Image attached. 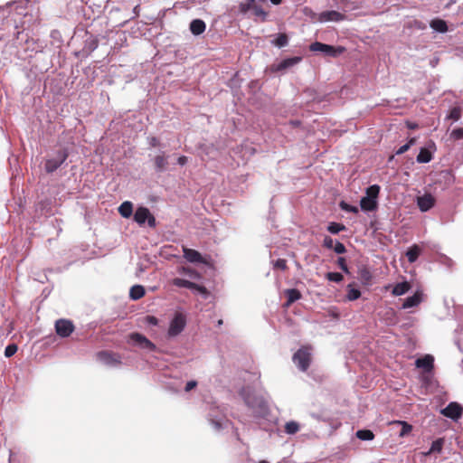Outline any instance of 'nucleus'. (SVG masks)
Segmentation results:
<instances>
[{
  "label": "nucleus",
  "instance_id": "nucleus-25",
  "mask_svg": "<svg viewBox=\"0 0 463 463\" xmlns=\"http://www.w3.org/2000/svg\"><path fill=\"white\" fill-rule=\"evenodd\" d=\"M7 8L10 12H15L18 15H25L26 3L23 1L13 2L7 5Z\"/></svg>",
  "mask_w": 463,
  "mask_h": 463
},
{
  "label": "nucleus",
  "instance_id": "nucleus-12",
  "mask_svg": "<svg viewBox=\"0 0 463 463\" xmlns=\"http://www.w3.org/2000/svg\"><path fill=\"white\" fill-rule=\"evenodd\" d=\"M173 285H175V286H176L178 288H189L194 293L199 294V295L203 296L204 298H207V297L209 295V292L207 291V289L203 286L197 285V284H195L194 282H191V281L184 279H180V278L174 279H173Z\"/></svg>",
  "mask_w": 463,
  "mask_h": 463
},
{
  "label": "nucleus",
  "instance_id": "nucleus-41",
  "mask_svg": "<svg viewBox=\"0 0 463 463\" xmlns=\"http://www.w3.org/2000/svg\"><path fill=\"white\" fill-rule=\"evenodd\" d=\"M17 345L15 344L8 345L5 349V357H11L17 352Z\"/></svg>",
  "mask_w": 463,
  "mask_h": 463
},
{
  "label": "nucleus",
  "instance_id": "nucleus-14",
  "mask_svg": "<svg viewBox=\"0 0 463 463\" xmlns=\"http://www.w3.org/2000/svg\"><path fill=\"white\" fill-rule=\"evenodd\" d=\"M302 61L301 56H295L284 59L280 61L275 62L270 66V71L272 72H285L295 65L298 64Z\"/></svg>",
  "mask_w": 463,
  "mask_h": 463
},
{
  "label": "nucleus",
  "instance_id": "nucleus-2",
  "mask_svg": "<svg viewBox=\"0 0 463 463\" xmlns=\"http://www.w3.org/2000/svg\"><path fill=\"white\" fill-rule=\"evenodd\" d=\"M380 186L373 184L366 188L365 195L360 200L361 209L364 212H372L377 209Z\"/></svg>",
  "mask_w": 463,
  "mask_h": 463
},
{
  "label": "nucleus",
  "instance_id": "nucleus-8",
  "mask_svg": "<svg viewBox=\"0 0 463 463\" xmlns=\"http://www.w3.org/2000/svg\"><path fill=\"white\" fill-rule=\"evenodd\" d=\"M309 49L311 52H320L329 57H337L345 51V48L343 46L335 47L319 42L311 43Z\"/></svg>",
  "mask_w": 463,
  "mask_h": 463
},
{
  "label": "nucleus",
  "instance_id": "nucleus-49",
  "mask_svg": "<svg viewBox=\"0 0 463 463\" xmlns=\"http://www.w3.org/2000/svg\"><path fill=\"white\" fill-rule=\"evenodd\" d=\"M148 144L151 146L156 147V146H159V141L156 137H148Z\"/></svg>",
  "mask_w": 463,
  "mask_h": 463
},
{
  "label": "nucleus",
  "instance_id": "nucleus-24",
  "mask_svg": "<svg viewBox=\"0 0 463 463\" xmlns=\"http://www.w3.org/2000/svg\"><path fill=\"white\" fill-rule=\"evenodd\" d=\"M205 28V23L201 19H194L190 23V31L194 35H200Z\"/></svg>",
  "mask_w": 463,
  "mask_h": 463
},
{
  "label": "nucleus",
  "instance_id": "nucleus-35",
  "mask_svg": "<svg viewBox=\"0 0 463 463\" xmlns=\"http://www.w3.org/2000/svg\"><path fill=\"white\" fill-rule=\"evenodd\" d=\"M360 296H361V292L359 289L353 288L352 284L347 285L346 298L349 301L356 300L360 298Z\"/></svg>",
  "mask_w": 463,
  "mask_h": 463
},
{
  "label": "nucleus",
  "instance_id": "nucleus-30",
  "mask_svg": "<svg viewBox=\"0 0 463 463\" xmlns=\"http://www.w3.org/2000/svg\"><path fill=\"white\" fill-rule=\"evenodd\" d=\"M430 27L439 33H446L448 31V25L444 20L434 19L430 22Z\"/></svg>",
  "mask_w": 463,
  "mask_h": 463
},
{
  "label": "nucleus",
  "instance_id": "nucleus-32",
  "mask_svg": "<svg viewBox=\"0 0 463 463\" xmlns=\"http://www.w3.org/2000/svg\"><path fill=\"white\" fill-rule=\"evenodd\" d=\"M285 294L288 298V302H287L288 306L292 304L293 302L298 300L301 297L300 292L295 288L286 290Z\"/></svg>",
  "mask_w": 463,
  "mask_h": 463
},
{
  "label": "nucleus",
  "instance_id": "nucleus-33",
  "mask_svg": "<svg viewBox=\"0 0 463 463\" xmlns=\"http://www.w3.org/2000/svg\"><path fill=\"white\" fill-rule=\"evenodd\" d=\"M358 274L363 284L368 285L371 282L373 275L367 268L360 269Z\"/></svg>",
  "mask_w": 463,
  "mask_h": 463
},
{
  "label": "nucleus",
  "instance_id": "nucleus-48",
  "mask_svg": "<svg viewBox=\"0 0 463 463\" xmlns=\"http://www.w3.org/2000/svg\"><path fill=\"white\" fill-rule=\"evenodd\" d=\"M196 386H197V382L196 381H194V380L193 381H189L186 383L185 387H184V391L186 392H188L192 391L194 388H195Z\"/></svg>",
  "mask_w": 463,
  "mask_h": 463
},
{
  "label": "nucleus",
  "instance_id": "nucleus-26",
  "mask_svg": "<svg viewBox=\"0 0 463 463\" xmlns=\"http://www.w3.org/2000/svg\"><path fill=\"white\" fill-rule=\"evenodd\" d=\"M118 213L124 218H129L133 213V204L129 201L123 202L118 207Z\"/></svg>",
  "mask_w": 463,
  "mask_h": 463
},
{
  "label": "nucleus",
  "instance_id": "nucleus-56",
  "mask_svg": "<svg viewBox=\"0 0 463 463\" xmlns=\"http://www.w3.org/2000/svg\"><path fill=\"white\" fill-rule=\"evenodd\" d=\"M149 321H150V323H152L154 325H156V322H157L156 318L154 317H150Z\"/></svg>",
  "mask_w": 463,
  "mask_h": 463
},
{
  "label": "nucleus",
  "instance_id": "nucleus-42",
  "mask_svg": "<svg viewBox=\"0 0 463 463\" xmlns=\"http://www.w3.org/2000/svg\"><path fill=\"white\" fill-rule=\"evenodd\" d=\"M460 116H461L460 109L458 108H453L450 110L448 118L454 121H457L460 118Z\"/></svg>",
  "mask_w": 463,
  "mask_h": 463
},
{
  "label": "nucleus",
  "instance_id": "nucleus-50",
  "mask_svg": "<svg viewBox=\"0 0 463 463\" xmlns=\"http://www.w3.org/2000/svg\"><path fill=\"white\" fill-rule=\"evenodd\" d=\"M452 136L456 138L463 137V129L462 128L454 129L452 132Z\"/></svg>",
  "mask_w": 463,
  "mask_h": 463
},
{
  "label": "nucleus",
  "instance_id": "nucleus-13",
  "mask_svg": "<svg viewBox=\"0 0 463 463\" xmlns=\"http://www.w3.org/2000/svg\"><path fill=\"white\" fill-rule=\"evenodd\" d=\"M134 220L139 225H143L147 222L149 227L156 226V219L146 207H138L134 213Z\"/></svg>",
  "mask_w": 463,
  "mask_h": 463
},
{
  "label": "nucleus",
  "instance_id": "nucleus-38",
  "mask_svg": "<svg viewBox=\"0 0 463 463\" xmlns=\"http://www.w3.org/2000/svg\"><path fill=\"white\" fill-rule=\"evenodd\" d=\"M356 437L361 440H372L374 435L370 430H360L356 432Z\"/></svg>",
  "mask_w": 463,
  "mask_h": 463
},
{
  "label": "nucleus",
  "instance_id": "nucleus-28",
  "mask_svg": "<svg viewBox=\"0 0 463 463\" xmlns=\"http://www.w3.org/2000/svg\"><path fill=\"white\" fill-rule=\"evenodd\" d=\"M443 445H444V439H442V438L437 439L436 440H434L432 442L430 449L428 451L424 452L423 454L425 456H430L433 453H440L442 450Z\"/></svg>",
  "mask_w": 463,
  "mask_h": 463
},
{
  "label": "nucleus",
  "instance_id": "nucleus-10",
  "mask_svg": "<svg viewBox=\"0 0 463 463\" xmlns=\"http://www.w3.org/2000/svg\"><path fill=\"white\" fill-rule=\"evenodd\" d=\"M67 157L68 152L66 149L57 151L53 157L46 159L45 171L49 174L53 173L66 161Z\"/></svg>",
  "mask_w": 463,
  "mask_h": 463
},
{
  "label": "nucleus",
  "instance_id": "nucleus-57",
  "mask_svg": "<svg viewBox=\"0 0 463 463\" xmlns=\"http://www.w3.org/2000/svg\"><path fill=\"white\" fill-rule=\"evenodd\" d=\"M273 5H279L283 0H269Z\"/></svg>",
  "mask_w": 463,
  "mask_h": 463
},
{
  "label": "nucleus",
  "instance_id": "nucleus-54",
  "mask_svg": "<svg viewBox=\"0 0 463 463\" xmlns=\"http://www.w3.org/2000/svg\"><path fill=\"white\" fill-rule=\"evenodd\" d=\"M188 274L191 278H194V279L199 278V274L194 270H189Z\"/></svg>",
  "mask_w": 463,
  "mask_h": 463
},
{
  "label": "nucleus",
  "instance_id": "nucleus-7",
  "mask_svg": "<svg viewBox=\"0 0 463 463\" xmlns=\"http://www.w3.org/2000/svg\"><path fill=\"white\" fill-rule=\"evenodd\" d=\"M128 344L137 346L140 349L154 352L156 350V346L153 344L148 338H146L144 335L140 333H131L128 335Z\"/></svg>",
  "mask_w": 463,
  "mask_h": 463
},
{
  "label": "nucleus",
  "instance_id": "nucleus-36",
  "mask_svg": "<svg viewBox=\"0 0 463 463\" xmlns=\"http://www.w3.org/2000/svg\"><path fill=\"white\" fill-rule=\"evenodd\" d=\"M272 43L279 48H282L288 45V38L285 33H279L277 38L272 41Z\"/></svg>",
  "mask_w": 463,
  "mask_h": 463
},
{
  "label": "nucleus",
  "instance_id": "nucleus-9",
  "mask_svg": "<svg viewBox=\"0 0 463 463\" xmlns=\"http://www.w3.org/2000/svg\"><path fill=\"white\" fill-rule=\"evenodd\" d=\"M99 362L109 367H118L122 364V357L119 354L111 351H100L97 354Z\"/></svg>",
  "mask_w": 463,
  "mask_h": 463
},
{
  "label": "nucleus",
  "instance_id": "nucleus-46",
  "mask_svg": "<svg viewBox=\"0 0 463 463\" xmlns=\"http://www.w3.org/2000/svg\"><path fill=\"white\" fill-rule=\"evenodd\" d=\"M274 267L284 270L287 268V262L285 260L279 259L274 262Z\"/></svg>",
  "mask_w": 463,
  "mask_h": 463
},
{
  "label": "nucleus",
  "instance_id": "nucleus-11",
  "mask_svg": "<svg viewBox=\"0 0 463 463\" xmlns=\"http://www.w3.org/2000/svg\"><path fill=\"white\" fill-rule=\"evenodd\" d=\"M311 361V353L308 347H302L293 355V362L298 368L305 372L309 367Z\"/></svg>",
  "mask_w": 463,
  "mask_h": 463
},
{
  "label": "nucleus",
  "instance_id": "nucleus-58",
  "mask_svg": "<svg viewBox=\"0 0 463 463\" xmlns=\"http://www.w3.org/2000/svg\"><path fill=\"white\" fill-rule=\"evenodd\" d=\"M259 463H269L267 460H260Z\"/></svg>",
  "mask_w": 463,
  "mask_h": 463
},
{
  "label": "nucleus",
  "instance_id": "nucleus-55",
  "mask_svg": "<svg viewBox=\"0 0 463 463\" xmlns=\"http://www.w3.org/2000/svg\"><path fill=\"white\" fill-rule=\"evenodd\" d=\"M407 127L410 128V129H415L418 128V125L416 123H411V122H408L407 123Z\"/></svg>",
  "mask_w": 463,
  "mask_h": 463
},
{
  "label": "nucleus",
  "instance_id": "nucleus-34",
  "mask_svg": "<svg viewBox=\"0 0 463 463\" xmlns=\"http://www.w3.org/2000/svg\"><path fill=\"white\" fill-rule=\"evenodd\" d=\"M393 424H398L402 426L401 431L399 433L400 437L407 436L412 430V426L406 421L403 420H394Z\"/></svg>",
  "mask_w": 463,
  "mask_h": 463
},
{
  "label": "nucleus",
  "instance_id": "nucleus-3",
  "mask_svg": "<svg viewBox=\"0 0 463 463\" xmlns=\"http://www.w3.org/2000/svg\"><path fill=\"white\" fill-rule=\"evenodd\" d=\"M266 0H246L240 4V11L242 14L251 13L252 15L260 18L262 22L267 20L268 13L262 8L261 4Z\"/></svg>",
  "mask_w": 463,
  "mask_h": 463
},
{
  "label": "nucleus",
  "instance_id": "nucleus-44",
  "mask_svg": "<svg viewBox=\"0 0 463 463\" xmlns=\"http://www.w3.org/2000/svg\"><path fill=\"white\" fill-rule=\"evenodd\" d=\"M337 265L338 267L345 273H349L348 267L346 265L345 260L343 257L338 258L337 260Z\"/></svg>",
  "mask_w": 463,
  "mask_h": 463
},
{
  "label": "nucleus",
  "instance_id": "nucleus-22",
  "mask_svg": "<svg viewBox=\"0 0 463 463\" xmlns=\"http://www.w3.org/2000/svg\"><path fill=\"white\" fill-rule=\"evenodd\" d=\"M154 164L157 172H163L166 169L168 165V156H165L164 152H162L161 154L155 156Z\"/></svg>",
  "mask_w": 463,
  "mask_h": 463
},
{
  "label": "nucleus",
  "instance_id": "nucleus-20",
  "mask_svg": "<svg viewBox=\"0 0 463 463\" xmlns=\"http://www.w3.org/2000/svg\"><path fill=\"white\" fill-rule=\"evenodd\" d=\"M422 301V293L420 291H417L413 296L407 298L403 304L402 308L407 309L411 307H414L419 306Z\"/></svg>",
  "mask_w": 463,
  "mask_h": 463
},
{
  "label": "nucleus",
  "instance_id": "nucleus-52",
  "mask_svg": "<svg viewBox=\"0 0 463 463\" xmlns=\"http://www.w3.org/2000/svg\"><path fill=\"white\" fill-rule=\"evenodd\" d=\"M188 159L186 156H181L177 158V163L180 165H184L186 163H187Z\"/></svg>",
  "mask_w": 463,
  "mask_h": 463
},
{
  "label": "nucleus",
  "instance_id": "nucleus-16",
  "mask_svg": "<svg viewBox=\"0 0 463 463\" xmlns=\"http://www.w3.org/2000/svg\"><path fill=\"white\" fill-rule=\"evenodd\" d=\"M56 334L61 337H68L74 331V326L71 320L58 319L55 322Z\"/></svg>",
  "mask_w": 463,
  "mask_h": 463
},
{
  "label": "nucleus",
  "instance_id": "nucleus-1",
  "mask_svg": "<svg viewBox=\"0 0 463 463\" xmlns=\"http://www.w3.org/2000/svg\"><path fill=\"white\" fill-rule=\"evenodd\" d=\"M241 394L255 416L261 417L267 413L268 404L262 397L250 393L246 390H243Z\"/></svg>",
  "mask_w": 463,
  "mask_h": 463
},
{
  "label": "nucleus",
  "instance_id": "nucleus-45",
  "mask_svg": "<svg viewBox=\"0 0 463 463\" xmlns=\"http://www.w3.org/2000/svg\"><path fill=\"white\" fill-rule=\"evenodd\" d=\"M334 250L337 254H343L346 251L345 245L339 241H336Z\"/></svg>",
  "mask_w": 463,
  "mask_h": 463
},
{
  "label": "nucleus",
  "instance_id": "nucleus-21",
  "mask_svg": "<svg viewBox=\"0 0 463 463\" xmlns=\"http://www.w3.org/2000/svg\"><path fill=\"white\" fill-rule=\"evenodd\" d=\"M183 251H184V257L189 262H192V263H201V262H203V258H202L201 254L197 250H193V249L184 248Z\"/></svg>",
  "mask_w": 463,
  "mask_h": 463
},
{
  "label": "nucleus",
  "instance_id": "nucleus-29",
  "mask_svg": "<svg viewBox=\"0 0 463 463\" xmlns=\"http://www.w3.org/2000/svg\"><path fill=\"white\" fill-rule=\"evenodd\" d=\"M432 153L427 148H421L417 156V162L420 164L429 163L432 160Z\"/></svg>",
  "mask_w": 463,
  "mask_h": 463
},
{
  "label": "nucleus",
  "instance_id": "nucleus-23",
  "mask_svg": "<svg viewBox=\"0 0 463 463\" xmlns=\"http://www.w3.org/2000/svg\"><path fill=\"white\" fill-rule=\"evenodd\" d=\"M411 286L408 281H402L392 287V294L394 297L402 296L406 294L411 289Z\"/></svg>",
  "mask_w": 463,
  "mask_h": 463
},
{
  "label": "nucleus",
  "instance_id": "nucleus-51",
  "mask_svg": "<svg viewBox=\"0 0 463 463\" xmlns=\"http://www.w3.org/2000/svg\"><path fill=\"white\" fill-rule=\"evenodd\" d=\"M410 149L409 146H407L406 144H404L403 146H402L397 151H396V155H402L403 153H405L406 151H408Z\"/></svg>",
  "mask_w": 463,
  "mask_h": 463
},
{
  "label": "nucleus",
  "instance_id": "nucleus-17",
  "mask_svg": "<svg viewBox=\"0 0 463 463\" xmlns=\"http://www.w3.org/2000/svg\"><path fill=\"white\" fill-rule=\"evenodd\" d=\"M463 408L458 402H452L440 411V413L453 420H458L462 415Z\"/></svg>",
  "mask_w": 463,
  "mask_h": 463
},
{
  "label": "nucleus",
  "instance_id": "nucleus-31",
  "mask_svg": "<svg viewBox=\"0 0 463 463\" xmlns=\"http://www.w3.org/2000/svg\"><path fill=\"white\" fill-rule=\"evenodd\" d=\"M145 295V288L141 285H135L129 290V297L133 300H137Z\"/></svg>",
  "mask_w": 463,
  "mask_h": 463
},
{
  "label": "nucleus",
  "instance_id": "nucleus-15",
  "mask_svg": "<svg viewBox=\"0 0 463 463\" xmlns=\"http://www.w3.org/2000/svg\"><path fill=\"white\" fill-rule=\"evenodd\" d=\"M316 18L319 23H327V22H341L345 19V15L335 10L324 11L318 14H314L312 16Z\"/></svg>",
  "mask_w": 463,
  "mask_h": 463
},
{
  "label": "nucleus",
  "instance_id": "nucleus-40",
  "mask_svg": "<svg viewBox=\"0 0 463 463\" xmlns=\"http://www.w3.org/2000/svg\"><path fill=\"white\" fill-rule=\"evenodd\" d=\"M326 278L329 281H333V282H336V283H339L344 279L343 275L339 272H327L326 274Z\"/></svg>",
  "mask_w": 463,
  "mask_h": 463
},
{
  "label": "nucleus",
  "instance_id": "nucleus-43",
  "mask_svg": "<svg viewBox=\"0 0 463 463\" xmlns=\"http://www.w3.org/2000/svg\"><path fill=\"white\" fill-rule=\"evenodd\" d=\"M340 205H341V208L346 212L354 213H358V208L356 206L347 204L344 202H342Z\"/></svg>",
  "mask_w": 463,
  "mask_h": 463
},
{
  "label": "nucleus",
  "instance_id": "nucleus-6",
  "mask_svg": "<svg viewBox=\"0 0 463 463\" xmlns=\"http://www.w3.org/2000/svg\"><path fill=\"white\" fill-rule=\"evenodd\" d=\"M128 344L137 346L140 349L154 352L156 350V346L153 344L148 338H146L144 335L140 333H131L128 335Z\"/></svg>",
  "mask_w": 463,
  "mask_h": 463
},
{
  "label": "nucleus",
  "instance_id": "nucleus-5",
  "mask_svg": "<svg viewBox=\"0 0 463 463\" xmlns=\"http://www.w3.org/2000/svg\"><path fill=\"white\" fill-rule=\"evenodd\" d=\"M186 326V316L182 312L175 313L173 318L170 321L168 328V336L175 337L180 335Z\"/></svg>",
  "mask_w": 463,
  "mask_h": 463
},
{
  "label": "nucleus",
  "instance_id": "nucleus-18",
  "mask_svg": "<svg viewBox=\"0 0 463 463\" xmlns=\"http://www.w3.org/2000/svg\"><path fill=\"white\" fill-rule=\"evenodd\" d=\"M434 358L430 354H426L421 358L415 361V365L418 368L423 369L426 373H430L433 369Z\"/></svg>",
  "mask_w": 463,
  "mask_h": 463
},
{
  "label": "nucleus",
  "instance_id": "nucleus-19",
  "mask_svg": "<svg viewBox=\"0 0 463 463\" xmlns=\"http://www.w3.org/2000/svg\"><path fill=\"white\" fill-rule=\"evenodd\" d=\"M435 203L434 198L430 194H424L417 199L418 207L421 212H427L433 207Z\"/></svg>",
  "mask_w": 463,
  "mask_h": 463
},
{
  "label": "nucleus",
  "instance_id": "nucleus-27",
  "mask_svg": "<svg viewBox=\"0 0 463 463\" xmlns=\"http://www.w3.org/2000/svg\"><path fill=\"white\" fill-rule=\"evenodd\" d=\"M420 252L421 249L420 248V246L414 244L411 247H410L406 251V257L408 258L409 262H415L419 258Z\"/></svg>",
  "mask_w": 463,
  "mask_h": 463
},
{
  "label": "nucleus",
  "instance_id": "nucleus-47",
  "mask_svg": "<svg viewBox=\"0 0 463 463\" xmlns=\"http://www.w3.org/2000/svg\"><path fill=\"white\" fill-rule=\"evenodd\" d=\"M323 245L327 248V249H332L333 246H334V241L331 237L329 236H326L324 238V242H323Z\"/></svg>",
  "mask_w": 463,
  "mask_h": 463
},
{
  "label": "nucleus",
  "instance_id": "nucleus-37",
  "mask_svg": "<svg viewBox=\"0 0 463 463\" xmlns=\"http://www.w3.org/2000/svg\"><path fill=\"white\" fill-rule=\"evenodd\" d=\"M299 430V424L297 421L290 420L285 424L286 433L292 435Z\"/></svg>",
  "mask_w": 463,
  "mask_h": 463
},
{
  "label": "nucleus",
  "instance_id": "nucleus-4",
  "mask_svg": "<svg viewBox=\"0 0 463 463\" xmlns=\"http://www.w3.org/2000/svg\"><path fill=\"white\" fill-rule=\"evenodd\" d=\"M208 420L215 431L226 428L229 421L225 419L222 411L218 406H212L208 413Z\"/></svg>",
  "mask_w": 463,
  "mask_h": 463
},
{
  "label": "nucleus",
  "instance_id": "nucleus-53",
  "mask_svg": "<svg viewBox=\"0 0 463 463\" xmlns=\"http://www.w3.org/2000/svg\"><path fill=\"white\" fill-rule=\"evenodd\" d=\"M416 137H411L408 142L406 143L407 146L411 148L415 143H416Z\"/></svg>",
  "mask_w": 463,
  "mask_h": 463
},
{
  "label": "nucleus",
  "instance_id": "nucleus-39",
  "mask_svg": "<svg viewBox=\"0 0 463 463\" xmlns=\"http://www.w3.org/2000/svg\"><path fill=\"white\" fill-rule=\"evenodd\" d=\"M345 230V226L338 222H330L327 226V231L332 234H337Z\"/></svg>",
  "mask_w": 463,
  "mask_h": 463
}]
</instances>
